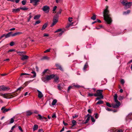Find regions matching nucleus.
Listing matches in <instances>:
<instances>
[{
  "label": "nucleus",
  "mask_w": 132,
  "mask_h": 132,
  "mask_svg": "<svg viewBox=\"0 0 132 132\" xmlns=\"http://www.w3.org/2000/svg\"><path fill=\"white\" fill-rule=\"evenodd\" d=\"M106 8L103 12L104 19L107 24H110L112 21L110 17L111 15L109 13V11L108 10V6H106Z\"/></svg>",
  "instance_id": "1"
},
{
  "label": "nucleus",
  "mask_w": 132,
  "mask_h": 132,
  "mask_svg": "<svg viewBox=\"0 0 132 132\" xmlns=\"http://www.w3.org/2000/svg\"><path fill=\"white\" fill-rule=\"evenodd\" d=\"M23 88L22 87H21L18 88L14 92L12 93H7L4 94H2L1 96H2L4 98H13L15 96H17L18 95V93L19 91V93L21 91V89H23Z\"/></svg>",
  "instance_id": "2"
},
{
  "label": "nucleus",
  "mask_w": 132,
  "mask_h": 132,
  "mask_svg": "<svg viewBox=\"0 0 132 132\" xmlns=\"http://www.w3.org/2000/svg\"><path fill=\"white\" fill-rule=\"evenodd\" d=\"M114 97L116 104H112V107L114 108H118L120 106L121 104L120 102L119 101L117 100L118 96L116 93L114 94Z\"/></svg>",
  "instance_id": "3"
},
{
  "label": "nucleus",
  "mask_w": 132,
  "mask_h": 132,
  "mask_svg": "<svg viewBox=\"0 0 132 132\" xmlns=\"http://www.w3.org/2000/svg\"><path fill=\"white\" fill-rule=\"evenodd\" d=\"M21 34L22 33L20 32H17L12 34V32H10L6 34H5V38H9L11 36L14 37L18 35H19Z\"/></svg>",
  "instance_id": "4"
},
{
  "label": "nucleus",
  "mask_w": 132,
  "mask_h": 132,
  "mask_svg": "<svg viewBox=\"0 0 132 132\" xmlns=\"http://www.w3.org/2000/svg\"><path fill=\"white\" fill-rule=\"evenodd\" d=\"M103 90H97L96 91V93L94 94V96L96 97L103 96L102 93L103 92Z\"/></svg>",
  "instance_id": "5"
},
{
  "label": "nucleus",
  "mask_w": 132,
  "mask_h": 132,
  "mask_svg": "<svg viewBox=\"0 0 132 132\" xmlns=\"http://www.w3.org/2000/svg\"><path fill=\"white\" fill-rule=\"evenodd\" d=\"M49 9L50 7L47 5L44 6L42 8L43 11L46 12H49Z\"/></svg>",
  "instance_id": "6"
},
{
  "label": "nucleus",
  "mask_w": 132,
  "mask_h": 132,
  "mask_svg": "<svg viewBox=\"0 0 132 132\" xmlns=\"http://www.w3.org/2000/svg\"><path fill=\"white\" fill-rule=\"evenodd\" d=\"M0 89L3 91L8 90L10 89V88L9 87H6L4 85L0 86Z\"/></svg>",
  "instance_id": "7"
},
{
  "label": "nucleus",
  "mask_w": 132,
  "mask_h": 132,
  "mask_svg": "<svg viewBox=\"0 0 132 132\" xmlns=\"http://www.w3.org/2000/svg\"><path fill=\"white\" fill-rule=\"evenodd\" d=\"M81 87V86H80L78 85H74L73 86H69L68 87V88L67 90L68 92H69L70 89L71 88H73L74 87L79 88L80 87Z\"/></svg>",
  "instance_id": "8"
},
{
  "label": "nucleus",
  "mask_w": 132,
  "mask_h": 132,
  "mask_svg": "<svg viewBox=\"0 0 132 132\" xmlns=\"http://www.w3.org/2000/svg\"><path fill=\"white\" fill-rule=\"evenodd\" d=\"M1 110L3 111V112L5 113L6 112H7L11 110V109L9 108L8 109L5 108V107H3L1 108Z\"/></svg>",
  "instance_id": "9"
},
{
  "label": "nucleus",
  "mask_w": 132,
  "mask_h": 132,
  "mask_svg": "<svg viewBox=\"0 0 132 132\" xmlns=\"http://www.w3.org/2000/svg\"><path fill=\"white\" fill-rule=\"evenodd\" d=\"M54 76H55V75L54 74H52V75H50L47 76L46 77L47 82L48 81L50 80L52 78H53L54 77Z\"/></svg>",
  "instance_id": "10"
},
{
  "label": "nucleus",
  "mask_w": 132,
  "mask_h": 132,
  "mask_svg": "<svg viewBox=\"0 0 132 132\" xmlns=\"http://www.w3.org/2000/svg\"><path fill=\"white\" fill-rule=\"evenodd\" d=\"M132 114L130 113L126 117V121H130V120L129 121V120H130L132 117Z\"/></svg>",
  "instance_id": "11"
},
{
  "label": "nucleus",
  "mask_w": 132,
  "mask_h": 132,
  "mask_svg": "<svg viewBox=\"0 0 132 132\" xmlns=\"http://www.w3.org/2000/svg\"><path fill=\"white\" fill-rule=\"evenodd\" d=\"M55 65L57 67V69H59L62 71H63V69L61 66L59 64H56Z\"/></svg>",
  "instance_id": "12"
},
{
  "label": "nucleus",
  "mask_w": 132,
  "mask_h": 132,
  "mask_svg": "<svg viewBox=\"0 0 132 132\" xmlns=\"http://www.w3.org/2000/svg\"><path fill=\"white\" fill-rule=\"evenodd\" d=\"M37 91L38 92V97L39 98H41L43 96V94L42 92L38 90H37Z\"/></svg>",
  "instance_id": "13"
},
{
  "label": "nucleus",
  "mask_w": 132,
  "mask_h": 132,
  "mask_svg": "<svg viewBox=\"0 0 132 132\" xmlns=\"http://www.w3.org/2000/svg\"><path fill=\"white\" fill-rule=\"evenodd\" d=\"M29 58V56L26 55H22L21 59L22 60L27 59Z\"/></svg>",
  "instance_id": "14"
},
{
  "label": "nucleus",
  "mask_w": 132,
  "mask_h": 132,
  "mask_svg": "<svg viewBox=\"0 0 132 132\" xmlns=\"http://www.w3.org/2000/svg\"><path fill=\"white\" fill-rule=\"evenodd\" d=\"M20 7L17 9H12V12L16 13L20 11Z\"/></svg>",
  "instance_id": "15"
},
{
  "label": "nucleus",
  "mask_w": 132,
  "mask_h": 132,
  "mask_svg": "<svg viewBox=\"0 0 132 132\" xmlns=\"http://www.w3.org/2000/svg\"><path fill=\"white\" fill-rule=\"evenodd\" d=\"M50 58L49 57L47 56H44L42 57L40 60H49L50 59Z\"/></svg>",
  "instance_id": "16"
},
{
  "label": "nucleus",
  "mask_w": 132,
  "mask_h": 132,
  "mask_svg": "<svg viewBox=\"0 0 132 132\" xmlns=\"http://www.w3.org/2000/svg\"><path fill=\"white\" fill-rule=\"evenodd\" d=\"M43 116H42L41 115L38 114L37 117V119L40 120H43Z\"/></svg>",
  "instance_id": "17"
},
{
  "label": "nucleus",
  "mask_w": 132,
  "mask_h": 132,
  "mask_svg": "<svg viewBox=\"0 0 132 132\" xmlns=\"http://www.w3.org/2000/svg\"><path fill=\"white\" fill-rule=\"evenodd\" d=\"M132 5V2H128L127 3V5L126 6H127L128 8H130Z\"/></svg>",
  "instance_id": "18"
},
{
  "label": "nucleus",
  "mask_w": 132,
  "mask_h": 132,
  "mask_svg": "<svg viewBox=\"0 0 132 132\" xmlns=\"http://www.w3.org/2000/svg\"><path fill=\"white\" fill-rule=\"evenodd\" d=\"M32 113L30 111H28L26 112V116H29L31 115Z\"/></svg>",
  "instance_id": "19"
},
{
  "label": "nucleus",
  "mask_w": 132,
  "mask_h": 132,
  "mask_svg": "<svg viewBox=\"0 0 132 132\" xmlns=\"http://www.w3.org/2000/svg\"><path fill=\"white\" fill-rule=\"evenodd\" d=\"M127 2V0H123L121 3L124 5L126 6Z\"/></svg>",
  "instance_id": "20"
},
{
  "label": "nucleus",
  "mask_w": 132,
  "mask_h": 132,
  "mask_svg": "<svg viewBox=\"0 0 132 132\" xmlns=\"http://www.w3.org/2000/svg\"><path fill=\"white\" fill-rule=\"evenodd\" d=\"M38 128V126L37 125H35L33 127V130L35 131Z\"/></svg>",
  "instance_id": "21"
},
{
  "label": "nucleus",
  "mask_w": 132,
  "mask_h": 132,
  "mask_svg": "<svg viewBox=\"0 0 132 132\" xmlns=\"http://www.w3.org/2000/svg\"><path fill=\"white\" fill-rule=\"evenodd\" d=\"M49 71V70L48 69H46L44 70V71L43 72V74L42 75V76H44V75L46 74L47 73H48V72H47V71Z\"/></svg>",
  "instance_id": "22"
},
{
  "label": "nucleus",
  "mask_w": 132,
  "mask_h": 132,
  "mask_svg": "<svg viewBox=\"0 0 132 132\" xmlns=\"http://www.w3.org/2000/svg\"><path fill=\"white\" fill-rule=\"evenodd\" d=\"M31 73L33 74L34 75L33 76H32L30 74V76H31L30 78L32 77V78H35L36 77V73L35 71H32L31 72Z\"/></svg>",
  "instance_id": "23"
},
{
  "label": "nucleus",
  "mask_w": 132,
  "mask_h": 132,
  "mask_svg": "<svg viewBox=\"0 0 132 132\" xmlns=\"http://www.w3.org/2000/svg\"><path fill=\"white\" fill-rule=\"evenodd\" d=\"M103 103L104 102L103 101L100 100L98 101V102L96 103V105H100L103 104Z\"/></svg>",
  "instance_id": "24"
},
{
  "label": "nucleus",
  "mask_w": 132,
  "mask_h": 132,
  "mask_svg": "<svg viewBox=\"0 0 132 132\" xmlns=\"http://www.w3.org/2000/svg\"><path fill=\"white\" fill-rule=\"evenodd\" d=\"M47 26V23H45L43 26L42 28V30H43Z\"/></svg>",
  "instance_id": "25"
},
{
  "label": "nucleus",
  "mask_w": 132,
  "mask_h": 132,
  "mask_svg": "<svg viewBox=\"0 0 132 132\" xmlns=\"http://www.w3.org/2000/svg\"><path fill=\"white\" fill-rule=\"evenodd\" d=\"M40 0H37V1L33 2V4L34 6H36L38 4V2Z\"/></svg>",
  "instance_id": "26"
},
{
  "label": "nucleus",
  "mask_w": 132,
  "mask_h": 132,
  "mask_svg": "<svg viewBox=\"0 0 132 132\" xmlns=\"http://www.w3.org/2000/svg\"><path fill=\"white\" fill-rule=\"evenodd\" d=\"M40 16V14H38L35 15L34 17V19H38Z\"/></svg>",
  "instance_id": "27"
},
{
  "label": "nucleus",
  "mask_w": 132,
  "mask_h": 132,
  "mask_svg": "<svg viewBox=\"0 0 132 132\" xmlns=\"http://www.w3.org/2000/svg\"><path fill=\"white\" fill-rule=\"evenodd\" d=\"M72 123L73 124L72 126L73 127L76 125L77 124V122L75 120H73L72 121Z\"/></svg>",
  "instance_id": "28"
},
{
  "label": "nucleus",
  "mask_w": 132,
  "mask_h": 132,
  "mask_svg": "<svg viewBox=\"0 0 132 132\" xmlns=\"http://www.w3.org/2000/svg\"><path fill=\"white\" fill-rule=\"evenodd\" d=\"M17 53L20 55H22L25 54V53L23 52H17Z\"/></svg>",
  "instance_id": "29"
},
{
  "label": "nucleus",
  "mask_w": 132,
  "mask_h": 132,
  "mask_svg": "<svg viewBox=\"0 0 132 132\" xmlns=\"http://www.w3.org/2000/svg\"><path fill=\"white\" fill-rule=\"evenodd\" d=\"M98 97H97L96 98L95 101H96L97 100H100L103 98V96H98Z\"/></svg>",
  "instance_id": "30"
},
{
  "label": "nucleus",
  "mask_w": 132,
  "mask_h": 132,
  "mask_svg": "<svg viewBox=\"0 0 132 132\" xmlns=\"http://www.w3.org/2000/svg\"><path fill=\"white\" fill-rule=\"evenodd\" d=\"M42 79L43 81L44 82H47V81L46 79V77L45 78L43 77H42Z\"/></svg>",
  "instance_id": "31"
},
{
  "label": "nucleus",
  "mask_w": 132,
  "mask_h": 132,
  "mask_svg": "<svg viewBox=\"0 0 132 132\" xmlns=\"http://www.w3.org/2000/svg\"><path fill=\"white\" fill-rule=\"evenodd\" d=\"M59 17V15H58V13L56 14L54 16L53 19L58 20Z\"/></svg>",
  "instance_id": "32"
},
{
  "label": "nucleus",
  "mask_w": 132,
  "mask_h": 132,
  "mask_svg": "<svg viewBox=\"0 0 132 132\" xmlns=\"http://www.w3.org/2000/svg\"><path fill=\"white\" fill-rule=\"evenodd\" d=\"M96 18V15L95 14H93V16L91 18V19L93 20H95Z\"/></svg>",
  "instance_id": "33"
},
{
  "label": "nucleus",
  "mask_w": 132,
  "mask_h": 132,
  "mask_svg": "<svg viewBox=\"0 0 132 132\" xmlns=\"http://www.w3.org/2000/svg\"><path fill=\"white\" fill-rule=\"evenodd\" d=\"M130 10H128L126 11H124L123 12V14H126L130 13Z\"/></svg>",
  "instance_id": "34"
},
{
  "label": "nucleus",
  "mask_w": 132,
  "mask_h": 132,
  "mask_svg": "<svg viewBox=\"0 0 132 132\" xmlns=\"http://www.w3.org/2000/svg\"><path fill=\"white\" fill-rule=\"evenodd\" d=\"M57 102V100L56 99L54 100L52 103V104L53 105H55Z\"/></svg>",
  "instance_id": "35"
},
{
  "label": "nucleus",
  "mask_w": 132,
  "mask_h": 132,
  "mask_svg": "<svg viewBox=\"0 0 132 132\" xmlns=\"http://www.w3.org/2000/svg\"><path fill=\"white\" fill-rule=\"evenodd\" d=\"M33 81V80H30L27 81L25 82L24 83V84L25 85V86H26L29 83L32 82Z\"/></svg>",
  "instance_id": "36"
},
{
  "label": "nucleus",
  "mask_w": 132,
  "mask_h": 132,
  "mask_svg": "<svg viewBox=\"0 0 132 132\" xmlns=\"http://www.w3.org/2000/svg\"><path fill=\"white\" fill-rule=\"evenodd\" d=\"M90 118V117H87L86 120L85 122H84L85 124H86L88 122Z\"/></svg>",
  "instance_id": "37"
},
{
  "label": "nucleus",
  "mask_w": 132,
  "mask_h": 132,
  "mask_svg": "<svg viewBox=\"0 0 132 132\" xmlns=\"http://www.w3.org/2000/svg\"><path fill=\"white\" fill-rule=\"evenodd\" d=\"M106 104L107 106L109 107H111L112 106V104L111 105L110 103L109 102H106Z\"/></svg>",
  "instance_id": "38"
},
{
  "label": "nucleus",
  "mask_w": 132,
  "mask_h": 132,
  "mask_svg": "<svg viewBox=\"0 0 132 132\" xmlns=\"http://www.w3.org/2000/svg\"><path fill=\"white\" fill-rule=\"evenodd\" d=\"M57 22L56 21H55L53 20V22L52 24L51 25V27H53V26H54L55 25V24L57 23Z\"/></svg>",
  "instance_id": "39"
},
{
  "label": "nucleus",
  "mask_w": 132,
  "mask_h": 132,
  "mask_svg": "<svg viewBox=\"0 0 132 132\" xmlns=\"http://www.w3.org/2000/svg\"><path fill=\"white\" fill-rule=\"evenodd\" d=\"M20 10H26L28 9V8L26 7H20Z\"/></svg>",
  "instance_id": "40"
},
{
  "label": "nucleus",
  "mask_w": 132,
  "mask_h": 132,
  "mask_svg": "<svg viewBox=\"0 0 132 132\" xmlns=\"http://www.w3.org/2000/svg\"><path fill=\"white\" fill-rule=\"evenodd\" d=\"M27 1L26 0H23L22 1V3L23 5H25Z\"/></svg>",
  "instance_id": "41"
},
{
  "label": "nucleus",
  "mask_w": 132,
  "mask_h": 132,
  "mask_svg": "<svg viewBox=\"0 0 132 132\" xmlns=\"http://www.w3.org/2000/svg\"><path fill=\"white\" fill-rule=\"evenodd\" d=\"M26 75L30 76V74H28V73H22L21 74V76H23V75Z\"/></svg>",
  "instance_id": "42"
},
{
  "label": "nucleus",
  "mask_w": 132,
  "mask_h": 132,
  "mask_svg": "<svg viewBox=\"0 0 132 132\" xmlns=\"http://www.w3.org/2000/svg\"><path fill=\"white\" fill-rule=\"evenodd\" d=\"M87 65H87V63H86L84 65V66L83 67V69L84 70H85L87 68Z\"/></svg>",
  "instance_id": "43"
},
{
  "label": "nucleus",
  "mask_w": 132,
  "mask_h": 132,
  "mask_svg": "<svg viewBox=\"0 0 132 132\" xmlns=\"http://www.w3.org/2000/svg\"><path fill=\"white\" fill-rule=\"evenodd\" d=\"M40 21L39 20H38L37 21H36L35 23L34 24V25H36L37 24H39L40 23Z\"/></svg>",
  "instance_id": "44"
},
{
  "label": "nucleus",
  "mask_w": 132,
  "mask_h": 132,
  "mask_svg": "<svg viewBox=\"0 0 132 132\" xmlns=\"http://www.w3.org/2000/svg\"><path fill=\"white\" fill-rule=\"evenodd\" d=\"M94 96V94L93 93H89L88 96H87V97H89V96Z\"/></svg>",
  "instance_id": "45"
},
{
  "label": "nucleus",
  "mask_w": 132,
  "mask_h": 132,
  "mask_svg": "<svg viewBox=\"0 0 132 132\" xmlns=\"http://www.w3.org/2000/svg\"><path fill=\"white\" fill-rule=\"evenodd\" d=\"M120 82L122 85H123L125 83V81L123 79H122L120 81Z\"/></svg>",
  "instance_id": "46"
},
{
  "label": "nucleus",
  "mask_w": 132,
  "mask_h": 132,
  "mask_svg": "<svg viewBox=\"0 0 132 132\" xmlns=\"http://www.w3.org/2000/svg\"><path fill=\"white\" fill-rule=\"evenodd\" d=\"M62 30L61 29V28L59 29H58L57 30L55 31V33L57 32H59L61 31Z\"/></svg>",
  "instance_id": "47"
},
{
  "label": "nucleus",
  "mask_w": 132,
  "mask_h": 132,
  "mask_svg": "<svg viewBox=\"0 0 132 132\" xmlns=\"http://www.w3.org/2000/svg\"><path fill=\"white\" fill-rule=\"evenodd\" d=\"M91 120L93 122H94L95 121V119L94 118L92 117H91Z\"/></svg>",
  "instance_id": "48"
},
{
  "label": "nucleus",
  "mask_w": 132,
  "mask_h": 132,
  "mask_svg": "<svg viewBox=\"0 0 132 132\" xmlns=\"http://www.w3.org/2000/svg\"><path fill=\"white\" fill-rule=\"evenodd\" d=\"M102 25H100L98 27H96V28L97 29H100L102 28Z\"/></svg>",
  "instance_id": "49"
},
{
  "label": "nucleus",
  "mask_w": 132,
  "mask_h": 132,
  "mask_svg": "<svg viewBox=\"0 0 132 132\" xmlns=\"http://www.w3.org/2000/svg\"><path fill=\"white\" fill-rule=\"evenodd\" d=\"M14 122V119L13 118H11V119L10 121V123H12Z\"/></svg>",
  "instance_id": "50"
},
{
  "label": "nucleus",
  "mask_w": 132,
  "mask_h": 132,
  "mask_svg": "<svg viewBox=\"0 0 132 132\" xmlns=\"http://www.w3.org/2000/svg\"><path fill=\"white\" fill-rule=\"evenodd\" d=\"M50 50L51 48H49L47 50L44 51V53H46L47 52H50Z\"/></svg>",
  "instance_id": "51"
},
{
  "label": "nucleus",
  "mask_w": 132,
  "mask_h": 132,
  "mask_svg": "<svg viewBox=\"0 0 132 132\" xmlns=\"http://www.w3.org/2000/svg\"><path fill=\"white\" fill-rule=\"evenodd\" d=\"M62 87L60 86V85H58L57 86V88L58 89H59L60 90H62Z\"/></svg>",
  "instance_id": "52"
},
{
  "label": "nucleus",
  "mask_w": 132,
  "mask_h": 132,
  "mask_svg": "<svg viewBox=\"0 0 132 132\" xmlns=\"http://www.w3.org/2000/svg\"><path fill=\"white\" fill-rule=\"evenodd\" d=\"M94 114L95 115V118L97 119L98 118V114L97 113H95Z\"/></svg>",
  "instance_id": "53"
},
{
  "label": "nucleus",
  "mask_w": 132,
  "mask_h": 132,
  "mask_svg": "<svg viewBox=\"0 0 132 132\" xmlns=\"http://www.w3.org/2000/svg\"><path fill=\"white\" fill-rule=\"evenodd\" d=\"M57 8V7L56 6H55L53 7V11H55V10H56V9Z\"/></svg>",
  "instance_id": "54"
},
{
  "label": "nucleus",
  "mask_w": 132,
  "mask_h": 132,
  "mask_svg": "<svg viewBox=\"0 0 132 132\" xmlns=\"http://www.w3.org/2000/svg\"><path fill=\"white\" fill-rule=\"evenodd\" d=\"M14 45V42H11L10 43V45L11 46H13Z\"/></svg>",
  "instance_id": "55"
},
{
  "label": "nucleus",
  "mask_w": 132,
  "mask_h": 132,
  "mask_svg": "<svg viewBox=\"0 0 132 132\" xmlns=\"http://www.w3.org/2000/svg\"><path fill=\"white\" fill-rule=\"evenodd\" d=\"M52 118H56V115L55 113H54L53 115L52 116Z\"/></svg>",
  "instance_id": "56"
},
{
  "label": "nucleus",
  "mask_w": 132,
  "mask_h": 132,
  "mask_svg": "<svg viewBox=\"0 0 132 132\" xmlns=\"http://www.w3.org/2000/svg\"><path fill=\"white\" fill-rule=\"evenodd\" d=\"M106 110H108V111H112V110L109 108L108 107L106 108Z\"/></svg>",
  "instance_id": "57"
},
{
  "label": "nucleus",
  "mask_w": 132,
  "mask_h": 132,
  "mask_svg": "<svg viewBox=\"0 0 132 132\" xmlns=\"http://www.w3.org/2000/svg\"><path fill=\"white\" fill-rule=\"evenodd\" d=\"M59 79V78L58 77H55L54 79V81L56 82H57V80H58Z\"/></svg>",
  "instance_id": "58"
},
{
  "label": "nucleus",
  "mask_w": 132,
  "mask_h": 132,
  "mask_svg": "<svg viewBox=\"0 0 132 132\" xmlns=\"http://www.w3.org/2000/svg\"><path fill=\"white\" fill-rule=\"evenodd\" d=\"M72 18H68V21L70 22H71L72 21Z\"/></svg>",
  "instance_id": "59"
},
{
  "label": "nucleus",
  "mask_w": 132,
  "mask_h": 132,
  "mask_svg": "<svg viewBox=\"0 0 132 132\" xmlns=\"http://www.w3.org/2000/svg\"><path fill=\"white\" fill-rule=\"evenodd\" d=\"M15 50L13 49H11L9 50L8 51V53L10 52H12L14 51Z\"/></svg>",
  "instance_id": "60"
},
{
  "label": "nucleus",
  "mask_w": 132,
  "mask_h": 132,
  "mask_svg": "<svg viewBox=\"0 0 132 132\" xmlns=\"http://www.w3.org/2000/svg\"><path fill=\"white\" fill-rule=\"evenodd\" d=\"M123 98V97L121 96H119L118 98V99L119 100H122Z\"/></svg>",
  "instance_id": "61"
},
{
  "label": "nucleus",
  "mask_w": 132,
  "mask_h": 132,
  "mask_svg": "<svg viewBox=\"0 0 132 132\" xmlns=\"http://www.w3.org/2000/svg\"><path fill=\"white\" fill-rule=\"evenodd\" d=\"M78 117V115L75 114L74 116H72L73 119L77 117Z\"/></svg>",
  "instance_id": "62"
},
{
  "label": "nucleus",
  "mask_w": 132,
  "mask_h": 132,
  "mask_svg": "<svg viewBox=\"0 0 132 132\" xmlns=\"http://www.w3.org/2000/svg\"><path fill=\"white\" fill-rule=\"evenodd\" d=\"M18 128H19V130H20L22 132L23 131V130L22 129V128L21 127H20V126H19Z\"/></svg>",
  "instance_id": "63"
},
{
  "label": "nucleus",
  "mask_w": 132,
  "mask_h": 132,
  "mask_svg": "<svg viewBox=\"0 0 132 132\" xmlns=\"http://www.w3.org/2000/svg\"><path fill=\"white\" fill-rule=\"evenodd\" d=\"M38 132H43V130L42 129H39L38 130Z\"/></svg>",
  "instance_id": "64"
}]
</instances>
